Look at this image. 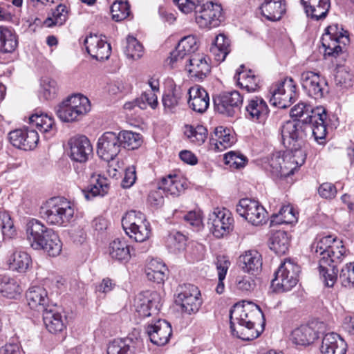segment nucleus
I'll return each mask as SVG.
<instances>
[{
  "mask_svg": "<svg viewBox=\"0 0 354 354\" xmlns=\"http://www.w3.org/2000/svg\"><path fill=\"white\" fill-rule=\"evenodd\" d=\"M312 254L319 259V272L325 286L333 287L337 279V265L346 256L342 241L330 235L317 236L310 245Z\"/></svg>",
  "mask_w": 354,
  "mask_h": 354,
  "instance_id": "obj_1",
  "label": "nucleus"
},
{
  "mask_svg": "<svg viewBox=\"0 0 354 354\" xmlns=\"http://www.w3.org/2000/svg\"><path fill=\"white\" fill-rule=\"evenodd\" d=\"M263 314L259 306L243 301L235 304L230 310V324L232 334L245 341L252 340L260 335L254 328L257 320Z\"/></svg>",
  "mask_w": 354,
  "mask_h": 354,
  "instance_id": "obj_2",
  "label": "nucleus"
},
{
  "mask_svg": "<svg viewBox=\"0 0 354 354\" xmlns=\"http://www.w3.org/2000/svg\"><path fill=\"white\" fill-rule=\"evenodd\" d=\"M27 241L35 250H43L50 257L58 256L62 243L57 234L37 219L30 220L26 225Z\"/></svg>",
  "mask_w": 354,
  "mask_h": 354,
  "instance_id": "obj_3",
  "label": "nucleus"
},
{
  "mask_svg": "<svg viewBox=\"0 0 354 354\" xmlns=\"http://www.w3.org/2000/svg\"><path fill=\"white\" fill-rule=\"evenodd\" d=\"M39 213L48 224L66 226L73 217L74 209L64 198L53 197L41 207Z\"/></svg>",
  "mask_w": 354,
  "mask_h": 354,
  "instance_id": "obj_4",
  "label": "nucleus"
},
{
  "mask_svg": "<svg viewBox=\"0 0 354 354\" xmlns=\"http://www.w3.org/2000/svg\"><path fill=\"white\" fill-rule=\"evenodd\" d=\"M307 128V124L301 121L288 120L280 129L283 146L292 153H298L302 158L301 149L306 145Z\"/></svg>",
  "mask_w": 354,
  "mask_h": 354,
  "instance_id": "obj_5",
  "label": "nucleus"
},
{
  "mask_svg": "<svg viewBox=\"0 0 354 354\" xmlns=\"http://www.w3.org/2000/svg\"><path fill=\"white\" fill-rule=\"evenodd\" d=\"M90 109L89 100L81 94H75L59 104L55 107V112L62 122H73L79 120Z\"/></svg>",
  "mask_w": 354,
  "mask_h": 354,
  "instance_id": "obj_6",
  "label": "nucleus"
},
{
  "mask_svg": "<svg viewBox=\"0 0 354 354\" xmlns=\"http://www.w3.org/2000/svg\"><path fill=\"white\" fill-rule=\"evenodd\" d=\"M296 156H291L289 152L277 151L268 159L265 168L274 178H286L292 175L297 167L304 162V158L299 162L295 159Z\"/></svg>",
  "mask_w": 354,
  "mask_h": 354,
  "instance_id": "obj_7",
  "label": "nucleus"
},
{
  "mask_svg": "<svg viewBox=\"0 0 354 354\" xmlns=\"http://www.w3.org/2000/svg\"><path fill=\"white\" fill-rule=\"evenodd\" d=\"M299 266L290 260L282 262L274 272L272 287L278 293L290 291L295 287L299 279Z\"/></svg>",
  "mask_w": 354,
  "mask_h": 354,
  "instance_id": "obj_8",
  "label": "nucleus"
},
{
  "mask_svg": "<svg viewBox=\"0 0 354 354\" xmlns=\"http://www.w3.org/2000/svg\"><path fill=\"white\" fill-rule=\"evenodd\" d=\"M175 303L183 312L191 315L198 311L201 304V292L198 287L190 283H184L177 289Z\"/></svg>",
  "mask_w": 354,
  "mask_h": 354,
  "instance_id": "obj_9",
  "label": "nucleus"
},
{
  "mask_svg": "<svg viewBox=\"0 0 354 354\" xmlns=\"http://www.w3.org/2000/svg\"><path fill=\"white\" fill-rule=\"evenodd\" d=\"M195 15L196 22L203 28L218 27L223 20L221 6L212 1L203 3L201 0L197 4Z\"/></svg>",
  "mask_w": 354,
  "mask_h": 354,
  "instance_id": "obj_10",
  "label": "nucleus"
},
{
  "mask_svg": "<svg viewBox=\"0 0 354 354\" xmlns=\"http://www.w3.org/2000/svg\"><path fill=\"white\" fill-rule=\"evenodd\" d=\"M272 93L270 102L281 109L290 106L296 97V84L290 77L284 78L277 84Z\"/></svg>",
  "mask_w": 354,
  "mask_h": 354,
  "instance_id": "obj_11",
  "label": "nucleus"
},
{
  "mask_svg": "<svg viewBox=\"0 0 354 354\" xmlns=\"http://www.w3.org/2000/svg\"><path fill=\"white\" fill-rule=\"evenodd\" d=\"M233 223L234 218L229 210L217 207L209 214L207 225L213 235L220 239L232 231Z\"/></svg>",
  "mask_w": 354,
  "mask_h": 354,
  "instance_id": "obj_12",
  "label": "nucleus"
},
{
  "mask_svg": "<svg viewBox=\"0 0 354 354\" xmlns=\"http://www.w3.org/2000/svg\"><path fill=\"white\" fill-rule=\"evenodd\" d=\"M236 212L253 225H260L266 221L267 212L259 201L248 198H242L236 205Z\"/></svg>",
  "mask_w": 354,
  "mask_h": 354,
  "instance_id": "obj_13",
  "label": "nucleus"
},
{
  "mask_svg": "<svg viewBox=\"0 0 354 354\" xmlns=\"http://www.w3.org/2000/svg\"><path fill=\"white\" fill-rule=\"evenodd\" d=\"M243 103V97L237 91L223 92L214 99L216 112L227 117L236 115Z\"/></svg>",
  "mask_w": 354,
  "mask_h": 354,
  "instance_id": "obj_14",
  "label": "nucleus"
},
{
  "mask_svg": "<svg viewBox=\"0 0 354 354\" xmlns=\"http://www.w3.org/2000/svg\"><path fill=\"white\" fill-rule=\"evenodd\" d=\"M120 136L113 131L104 132L98 139L97 153L106 162L115 159L121 149Z\"/></svg>",
  "mask_w": 354,
  "mask_h": 354,
  "instance_id": "obj_15",
  "label": "nucleus"
},
{
  "mask_svg": "<svg viewBox=\"0 0 354 354\" xmlns=\"http://www.w3.org/2000/svg\"><path fill=\"white\" fill-rule=\"evenodd\" d=\"M300 82L304 91L314 99H320L328 93L327 82L317 73L303 72L301 74Z\"/></svg>",
  "mask_w": 354,
  "mask_h": 354,
  "instance_id": "obj_16",
  "label": "nucleus"
},
{
  "mask_svg": "<svg viewBox=\"0 0 354 354\" xmlns=\"http://www.w3.org/2000/svg\"><path fill=\"white\" fill-rule=\"evenodd\" d=\"M161 297L156 291H145L139 294L135 306L140 317H148L158 313L160 307Z\"/></svg>",
  "mask_w": 354,
  "mask_h": 354,
  "instance_id": "obj_17",
  "label": "nucleus"
},
{
  "mask_svg": "<svg viewBox=\"0 0 354 354\" xmlns=\"http://www.w3.org/2000/svg\"><path fill=\"white\" fill-rule=\"evenodd\" d=\"M8 136L10 143L14 147L25 151L34 149L39 142L37 131L28 128L12 131Z\"/></svg>",
  "mask_w": 354,
  "mask_h": 354,
  "instance_id": "obj_18",
  "label": "nucleus"
},
{
  "mask_svg": "<svg viewBox=\"0 0 354 354\" xmlns=\"http://www.w3.org/2000/svg\"><path fill=\"white\" fill-rule=\"evenodd\" d=\"M344 37L337 24L328 26L322 37V44L324 48V55L337 57L342 52L340 39Z\"/></svg>",
  "mask_w": 354,
  "mask_h": 354,
  "instance_id": "obj_19",
  "label": "nucleus"
},
{
  "mask_svg": "<svg viewBox=\"0 0 354 354\" xmlns=\"http://www.w3.org/2000/svg\"><path fill=\"white\" fill-rule=\"evenodd\" d=\"M209 59L203 54H194L189 58L186 69L195 81H203L211 72Z\"/></svg>",
  "mask_w": 354,
  "mask_h": 354,
  "instance_id": "obj_20",
  "label": "nucleus"
},
{
  "mask_svg": "<svg viewBox=\"0 0 354 354\" xmlns=\"http://www.w3.org/2000/svg\"><path fill=\"white\" fill-rule=\"evenodd\" d=\"M71 158L80 163H84L92 154L93 147L85 136H76L68 140Z\"/></svg>",
  "mask_w": 354,
  "mask_h": 354,
  "instance_id": "obj_21",
  "label": "nucleus"
},
{
  "mask_svg": "<svg viewBox=\"0 0 354 354\" xmlns=\"http://www.w3.org/2000/svg\"><path fill=\"white\" fill-rule=\"evenodd\" d=\"M86 52L95 59L102 62L108 59L111 53L110 44L96 35L86 37L84 41Z\"/></svg>",
  "mask_w": 354,
  "mask_h": 354,
  "instance_id": "obj_22",
  "label": "nucleus"
},
{
  "mask_svg": "<svg viewBox=\"0 0 354 354\" xmlns=\"http://www.w3.org/2000/svg\"><path fill=\"white\" fill-rule=\"evenodd\" d=\"M146 332L150 341L155 345L162 346L169 340L172 334L171 324L165 319H158L146 328Z\"/></svg>",
  "mask_w": 354,
  "mask_h": 354,
  "instance_id": "obj_23",
  "label": "nucleus"
},
{
  "mask_svg": "<svg viewBox=\"0 0 354 354\" xmlns=\"http://www.w3.org/2000/svg\"><path fill=\"white\" fill-rule=\"evenodd\" d=\"M269 113L267 103L259 97L249 100L245 106V117L255 122L264 124Z\"/></svg>",
  "mask_w": 354,
  "mask_h": 354,
  "instance_id": "obj_24",
  "label": "nucleus"
},
{
  "mask_svg": "<svg viewBox=\"0 0 354 354\" xmlns=\"http://www.w3.org/2000/svg\"><path fill=\"white\" fill-rule=\"evenodd\" d=\"M319 349L322 354H346L347 344L340 335L331 332L324 335Z\"/></svg>",
  "mask_w": 354,
  "mask_h": 354,
  "instance_id": "obj_25",
  "label": "nucleus"
},
{
  "mask_svg": "<svg viewBox=\"0 0 354 354\" xmlns=\"http://www.w3.org/2000/svg\"><path fill=\"white\" fill-rule=\"evenodd\" d=\"M29 124L35 127L44 136L48 139L57 132L53 118L41 112H35L29 117Z\"/></svg>",
  "mask_w": 354,
  "mask_h": 354,
  "instance_id": "obj_26",
  "label": "nucleus"
},
{
  "mask_svg": "<svg viewBox=\"0 0 354 354\" xmlns=\"http://www.w3.org/2000/svg\"><path fill=\"white\" fill-rule=\"evenodd\" d=\"M312 121L309 122L308 124H312L309 127L312 131L315 139L319 143H323L322 140H324L326 136L327 129L326 124V120L327 114L326 109L322 106H317L315 108L314 115H311Z\"/></svg>",
  "mask_w": 354,
  "mask_h": 354,
  "instance_id": "obj_27",
  "label": "nucleus"
},
{
  "mask_svg": "<svg viewBox=\"0 0 354 354\" xmlns=\"http://www.w3.org/2000/svg\"><path fill=\"white\" fill-rule=\"evenodd\" d=\"M262 257L257 250H248L239 257V265L244 272L258 274L262 268Z\"/></svg>",
  "mask_w": 354,
  "mask_h": 354,
  "instance_id": "obj_28",
  "label": "nucleus"
},
{
  "mask_svg": "<svg viewBox=\"0 0 354 354\" xmlns=\"http://www.w3.org/2000/svg\"><path fill=\"white\" fill-rule=\"evenodd\" d=\"M308 17L317 21L325 19L330 7V0H301Z\"/></svg>",
  "mask_w": 354,
  "mask_h": 354,
  "instance_id": "obj_29",
  "label": "nucleus"
},
{
  "mask_svg": "<svg viewBox=\"0 0 354 354\" xmlns=\"http://www.w3.org/2000/svg\"><path fill=\"white\" fill-rule=\"evenodd\" d=\"M43 320L46 329L50 333L57 334L66 328V318L52 307L43 311Z\"/></svg>",
  "mask_w": 354,
  "mask_h": 354,
  "instance_id": "obj_30",
  "label": "nucleus"
},
{
  "mask_svg": "<svg viewBox=\"0 0 354 354\" xmlns=\"http://www.w3.org/2000/svg\"><path fill=\"white\" fill-rule=\"evenodd\" d=\"M28 304L30 308L44 311L48 303L47 291L41 286H33L28 289L26 294Z\"/></svg>",
  "mask_w": 354,
  "mask_h": 354,
  "instance_id": "obj_31",
  "label": "nucleus"
},
{
  "mask_svg": "<svg viewBox=\"0 0 354 354\" xmlns=\"http://www.w3.org/2000/svg\"><path fill=\"white\" fill-rule=\"evenodd\" d=\"M261 15L270 21L280 20L286 11L284 1L265 0L260 6Z\"/></svg>",
  "mask_w": 354,
  "mask_h": 354,
  "instance_id": "obj_32",
  "label": "nucleus"
},
{
  "mask_svg": "<svg viewBox=\"0 0 354 354\" xmlns=\"http://www.w3.org/2000/svg\"><path fill=\"white\" fill-rule=\"evenodd\" d=\"M318 332L310 324L301 325L295 328L291 335L292 342L297 345L308 346L318 338Z\"/></svg>",
  "mask_w": 354,
  "mask_h": 354,
  "instance_id": "obj_33",
  "label": "nucleus"
},
{
  "mask_svg": "<svg viewBox=\"0 0 354 354\" xmlns=\"http://www.w3.org/2000/svg\"><path fill=\"white\" fill-rule=\"evenodd\" d=\"M244 66L241 65L236 72L238 84L248 93L257 91L259 88L260 79L251 70L243 71Z\"/></svg>",
  "mask_w": 354,
  "mask_h": 354,
  "instance_id": "obj_34",
  "label": "nucleus"
},
{
  "mask_svg": "<svg viewBox=\"0 0 354 354\" xmlns=\"http://www.w3.org/2000/svg\"><path fill=\"white\" fill-rule=\"evenodd\" d=\"M168 270L165 264L158 259L149 261L145 268V273L149 281L162 283L167 277Z\"/></svg>",
  "mask_w": 354,
  "mask_h": 354,
  "instance_id": "obj_35",
  "label": "nucleus"
},
{
  "mask_svg": "<svg viewBox=\"0 0 354 354\" xmlns=\"http://www.w3.org/2000/svg\"><path fill=\"white\" fill-rule=\"evenodd\" d=\"M185 180L176 175H169L162 178L159 188L169 195L178 196L185 190Z\"/></svg>",
  "mask_w": 354,
  "mask_h": 354,
  "instance_id": "obj_36",
  "label": "nucleus"
},
{
  "mask_svg": "<svg viewBox=\"0 0 354 354\" xmlns=\"http://www.w3.org/2000/svg\"><path fill=\"white\" fill-rule=\"evenodd\" d=\"M230 39L223 34H220L216 37L209 51L216 61L222 62L230 52Z\"/></svg>",
  "mask_w": 354,
  "mask_h": 354,
  "instance_id": "obj_37",
  "label": "nucleus"
},
{
  "mask_svg": "<svg viewBox=\"0 0 354 354\" xmlns=\"http://www.w3.org/2000/svg\"><path fill=\"white\" fill-rule=\"evenodd\" d=\"M269 246L270 250L278 255L286 254L290 246V237L288 233L283 230L273 233L269 239Z\"/></svg>",
  "mask_w": 354,
  "mask_h": 354,
  "instance_id": "obj_38",
  "label": "nucleus"
},
{
  "mask_svg": "<svg viewBox=\"0 0 354 354\" xmlns=\"http://www.w3.org/2000/svg\"><path fill=\"white\" fill-rule=\"evenodd\" d=\"M30 255L23 251L14 252L8 259L9 268L19 272H25L31 264Z\"/></svg>",
  "mask_w": 354,
  "mask_h": 354,
  "instance_id": "obj_39",
  "label": "nucleus"
},
{
  "mask_svg": "<svg viewBox=\"0 0 354 354\" xmlns=\"http://www.w3.org/2000/svg\"><path fill=\"white\" fill-rule=\"evenodd\" d=\"M18 41L16 34L12 30L0 26V52L11 53L16 49Z\"/></svg>",
  "mask_w": 354,
  "mask_h": 354,
  "instance_id": "obj_40",
  "label": "nucleus"
},
{
  "mask_svg": "<svg viewBox=\"0 0 354 354\" xmlns=\"http://www.w3.org/2000/svg\"><path fill=\"white\" fill-rule=\"evenodd\" d=\"M230 130L222 126L215 128L210 135V141L214 144L218 150L230 147L233 143V137L230 133Z\"/></svg>",
  "mask_w": 354,
  "mask_h": 354,
  "instance_id": "obj_41",
  "label": "nucleus"
},
{
  "mask_svg": "<svg viewBox=\"0 0 354 354\" xmlns=\"http://www.w3.org/2000/svg\"><path fill=\"white\" fill-rule=\"evenodd\" d=\"M111 257L118 261H127L130 257L129 245L124 240L116 239L113 241L109 247Z\"/></svg>",
  "mask_w": 354,
  "mask_h": 354,
  "instance_id": "obj_42",
  "label": "nucleus"
},
{
  "mask_svg": "<svg viewBox=\"0 0 354 354\" xmlns=\"http://www.w3.org/2000/svg\"><path fill=\"white\" fill-rule=\"evenodd\" d=\"M95 180V183H91L86 188L82 189L84 197L88 201L97 196H103L109 192V184L106 178L98 176Z\"/></svg>",
  "mask_w": 354,
  "mask_h": 354,
  "instance_id": "obj_43",
  "label": "nucleus"
},
{
  "mask_svg": "<svg viewBox=\"0 0 354 354\" xmlns=\"http://www.w3.org/2000/svg\"><path fill=\"white\" fill-rule=\"evenodd\" d=\"M186 92L187 87L174 85L172 90L162 97V104L165 108L169 110L174 109L186 96Z\"/></svg>",
  "mask_w": 354,
  "mask_h": 354,
  "instance_id": "obj_44",
  "label": "nucleus"
},
{
  "mask_svg": "<svg viewBox=\"0 0 354 354\" xmlns=\"http://www.w3.org/2000/svg\"><path fill=\"white\" fill-rule=\"evenodd\" d=\"M315 109H313L310 104L300 102L295 105L290 110V115L291 118H295V121H301L304 124L311 122V115H314Z\"/></svg>",
  "mask_w": 354,
  "mask_h": 354,
  "instance_id": "obj_45",
  "label": "nucleus"
},
{
  "mask_svg": "<svg viewBox=\"0 0 354 354\" xmlns=\"http://www.w3.org/2000/svg\"><path fill=\"white\" fill-rule=\"evenodd\" d=\"M121 147L128 150H134L142 143V137L140 133L131 131H121L119 133Z\"/></svg>",
  "mask_w": 354,
  "mask_h": 354,
  "instance_id": "obj_46",
  "label": "nucleus"
},
{
  "mask_svg": "<svg viewBox=\"0 0 354 354\" xmlns=\"http://www.w3.org/2000/svg\"><path fill=\"white\" fill-rule=\"evenodd\" d=\"M68 9L65 5L59 4L53 12L52 17L46 18L44 24L46 27L62 26L68 19Z\"/></svg>",
  "mask_w": 354,
  "mask_h": 354,
  "instance_id": "obj_47",
  "label": "nucleus"
},
{
  "mask_svg": "<svg viewBox=\"0 0 354 354\" xmlns=\"http://www.w3.org/2000/svg\"><path fill=\"white\" fill-rule=\"evenodd\" d=\"M297 221L295 212L290 205L281 207L278 214H273L271 219L272 225L290 224Z\"/></svg>",
  "mask_w": 354,
  "mask_h": 354,
  "instance_id": "obj_48",
  "label": "nucleus"
},
{
  "mask_svg": "<svg viewBox=\"0 0 354 354\" xmlns=\"http://www.w3.org/2000/svg\"><path fill=\"white\" fill-rule=\"evenodd\" d=\"M184 133L192 142L201 145L207 138V130L203 125H185Z\"/></svg>",
  "mask_w": 354,
  "mask_h": 354,
  "instance_id": "obj_49",
  "label": "nucleus"
},
{
  "mask_svg": "<svg viewBox=\"0 0 354 354\" xmlns=\"http://www.w3.org/2000/svg\"><path fill=\"white\" fill-rule=\"evenodd\" d=\"M149 223L141 212L131 210L125 214L122 219V225L124 231L133 228L137 225H141Z\"/></svg>",
  "mask_w": 354,
  "mask_h": 354,
  "instance_id": "obj_50",
  "label": "nucleus"
},
{
  "mask_svg": "<svg viewBox=\"0 0 354 354\" xmlns=\"http://www.w3.org/2000/svg\"><path fill=\"white\" fill-rule=\"evenodd\" d=\"M133 352L134 346L129 339H114L107 347V354H132Z\"/></svg>",
  "mask_w": 354,
  "mask_h": 354,
  "instance_id": "obj_51",
  "label": "nucleus"
},
{
  "mask_svg": "<svg viewBox=\"0 0 354 354\" xmlns=\"http://www.w3.org/2000/svg\"><path fill=\"white\" fill-rule=\"evenodd\" d=\"M0 229L4 239H13L17 235V230L10 214L0 209Z\"/></svg>",
  "mask_w": 354,
  "mask_h": 354,
  "instance_id": "obj_52",
  "label": "nucleus"
},
{
  "mask_svg": "<svg viewBox=\"0 0 354 354\" xmlns=\"http://www.w3.org/2000/svg\"><path fill=\"white\" fill-rule=\"evenodd\" d=\"M124 52L128 57L137 59L142 56L144 48L135 37L128 36L126 39Z\"/></svg>",
  "mask_w": 354,
  "mask_h": 354,
  "instance_id": "obj_53",
  "label": "nucleus"
},
{
  "mask_svg": "<svg viewBox=\"0 0 354 354\" xmlns=\"http://www.w3.org/2000/svg\"><path fill=\"white\" fill-rule=\"evenodd\" d=\"M126 234L136 242H143L149 238L151 234V228L149 223L134 226L133 228L129 229L125 231Z\"/></svg>",
  "mask_w": 354,
  "mask_h": 354,
  "instance_id": "obj_54",
  "label": "nucleus"
},
{
  "mask_svg": "<svg viewBox=\"0 0 354 354\" xmlns=\"http://www.w3.org/2000/svg\"><path fill=\"white\" fill-rule=\"evenodd\" d=\"M0 292L3 297L15 298L20 292V288L14 279L4 277L0 281Z\"/></svg>",
  "mask_w": 354,
  "mask_h": 354,
  "instance_id": "obj_55",
  "label": "nucleus"
},
{
  "mask_svg": "<svg viewBox=\"0 0 354 354\" xmlns=\"http://www.w3.org/2000/svg\"><path fill=\"white\" fill-rule=\"evenodd\" d=\"M57 89V84L55 80L48 77L41 79L40 94L45 100L55 98Z\"/></svg>",
  "mask_w": 354,
  "mask_h": 354,
  "instance_id": "obj_56",
  "label": "nucleus"
},
{
  "mask_svg": "<svg viewBox=\"0 0 354 354\" xmlns=\"http://www.w3.org/2000/svg\"><path fill=\"white\" fill-rule=\"evenodd\" d=\"M339 280L342 286L354 288V262L346 263L341 270Z\"/></svg>",
  "mask_w": 354,
  "mask_h": 354,
  "instance_id": "obj_57",
  "label": "nucleus"
},
{
  "mask_svg": "<svg viewBox=\"0 0 354 354\" xmlns=\"http://www.w3.org/2000/svg\"><path fill=\"white\" fill-rule=\"evenodd\" d=\"M129 12V6L127 2L115 1L111 6L112 18L115 21H120L126 19Z\"/></svg>",
  "mask_w": 354,
  "mask_h": 354,
  "instance_id": "obj_58",
  "label": "nucleus"
},
{
  "mask_svg": "<svg viewBox=\"0 0 354 354\" xmlns=\"http://www.w3.org/2000/svg\"><path fill=\"white\" fill-rule=\"evenodd\" d=\"M185 236L180 232L171 233L167 239V245L173 252H177L184 249L185 245Z\"/></svg>",
  "mask_w": 354,
  "mask_h": 354,
  "instance_id": "obj_59",
  "label": "nucleus"
},
{
  "mask_svg": "<svg viewBox=\"0 0 354 354\" xmlns=\"http://www.w3.org/2000/svg\"><path fill=\"white\" fill-rule=\"evenodd\" d=\"M176 47L178 51L185 53L186 55H192L198 49L196 38L194 36L189 35L180 40Z\"/></svg>",
  "mask_w": 354,
  "mask_h": 354,
  "instance_id": "obj_60",
  "label": "nucleus"
},
{
  "mask_svg": "<svg viewBox=\"0 0 354 354\" xmlns=\"http://www.w3.org/2000/svg\"><path fill=\"white\" fill-rule=\"evenodd\" d=\"M224 160L226 165L236 169L243 168L248 162L245 156L234 151H230L225 154Z\"/></svg>",
  "mask_w": 354,
  "mask_h": 354,
  "instance_id": "obj_61",
  "label": "nucleus"
},
{
  "mask_svg": "<svg viewBox=\"0 0 354 354\" xmlns=\"http://www.w3.org/2000/svg\"><path fill=\"white\" fill-rule=\"evenodd\" d=\"M189 107L198 113H204L209 105V97L208 94L201 95L198 98H191L188 100Z\"/></svg>",
  "mask_w": 354,
  "mask_h": 354,
  "instance_id": "obj_62",
  "label": "nucleus"
},
{
  "mask_svg": "<svg viewBox=\"0 0 354 354\" xmlns=\"http://www.w3.org/2000/svg\"><path fill=\"white\" fill-rule=\"evenodd\" d=\"M137 102L140 109H147L148 105L155 109L158 105V98L153 92L148 91L142 93L141 96L137 98Z\"/></svg>",
  "mask_w": 354,
  "mask_h": 354,
  "instance_id": "obj_63",
  "label": "nucleus"
},
{
  "mask_svg": "<svg viewBox=\"0 0 354 354\" xmlns=\"http://www.w3.org/2000/svg\"><path fill=\"white\" fill-rule=\"evenodd\" d=\"M215 264L218 270V280H224L230 265L228 258L223 255L218 256Z\"/></svg>",
  "mask_w": 354,
  "mask_h": 354,
  "instance_id": "obj_64",
  "label": "nucleus"
}]
</instances>
